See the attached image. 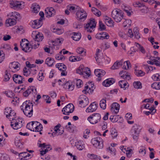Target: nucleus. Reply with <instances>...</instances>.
Wrapping results in <instances>:
<instances>
[{"label": "nucleus", "mask_w": 160, "mask_h": 160, "mask_svg": "<svg viewBox=\"0 0 160 160\" xmlns=\"http://www.w3.org/2000/svg\"><path fill=\"white\" fill-rule=\"evenodd\" d=\"M32 92L36 93L37 92L36 89L33 86H31L28 88V89L23 93V96L25 97H27Z\"/></svg>", "instance_id": "obj_15"}, {"label": "nucleus", "mask_w": 160, "mask_h": 160, "mask_svg": "<svg viewBox=\"0 0 160 160\" xmlns=\"http://www.w3.org/2000/svg\"><path fill=\"white\" fill-rule=\"evenodd\" d=\"M87 14L84 10H78L76 13V17L78 20L83 21L87 17Z\"/></svg>", "instance_id": "obj_7"}, {"label": "nucleus", "mask_w": 160, "mask_h": 160, "mask_svg": "<svg viewBox=\"0 0 160 160\" xmlns=\"http://www.w3.org/2000/svg\"><path fill=\"white\" fill-rule=\"evenodd\" d=\"M54 62V59L51 58H47L45 61L46 63L49 66H52L53 65Z\"/></svg>", "instance_id": "obj_36"}, {"label": "nucleus", "mask_w": 160, "mask_h": 160, "mask_svg": "<svg viewBox=\"0 0 160 160\" xmlns=\"http://www.w3.org/2000/svg\"><path fill=\"white\" fill-rule=\"evenodd\" d=\"M84 145L83 142L81 141L77 142L75 143V146L79 150H82L84 148Z\"/></svg>", "instance_id": "obj_31"}, {"label": "nucleus", "mask_w": 160, "mask_h": 160, "mask_svg": "<svg viewBox=\"0 0 160 160\" xmlns=\"http://www.w3.org/2000/svg\"><path fill=\"white\" fill-rule=\"evenodd\" d=\"M43 38V36L42 35L40 34L39 32V34H37L36 36V39H35V41H37L38 42L41 41Z\"/></svg>", "instance_id": "obj_52"}, {"label": "nucleus", "mask_w": 160, "mask_h": 160, "mask_svg": "<svg viewBox=\"0 0 160 160\" xmlns=\"http://www.w3.org/2000/svg\"><path fill=\"white\" fill-rule=\"evenodd\" d=\"M13 111L10 108H7L5 109L4 113L6 115V117L7 118Z\"/></svg>", "instance_id": "obj_46"}, {"label": "nucleus", "mask_w": 160, "mask_h": 160, "mask_svg": "<svg viewBox=\"0 0 160 160\" xmlns=\"http://www.w3.org/2000/svg\"><path fill=\"white\" fill-rule=\"evenodd\" d=\"M96 24V22H95V19L92 18L90 19L89 21L86 24L84 27L87 32H92L94 31L93 29L95 27Z\"/></svg>", "instance_id": "obj_8"}, {"label": "nucleus", "mask_w": 160, "mask_h": 160, "mask_svg": "<svg viewBox=\"0 0 160 160\" xmlns=\"http://www.w3.org/2000/svg\"><path fill=\"white\" fill-rule=\"evenodd\" d=\"M133 5L135 7L140 8L144 6V4L139 2H135L133 4Z\"/></svg>", "instance_id": "obj_53"}, {"label": "nucleus", "mask_w": 160, "mask_h": 160, "mask_svg": "<svg viewBox=\"0 0 160 160\" xmlns=\"http://www.w3.org/2000/svg\"><path fill=\"white\" fill-rule=\"evenodd\" d=\"M149 59L153 62L154 64L157 66H160V58L158 57H150Z\"/></svg>", "instance_id": "obj_28"}, {"label": "nucleus", "mask_w": 160, "mask_h": 160, "mask_svg": "<svg viewBox=\"0 0 160 160\" xmlns=\"http://www.w3.org/2000/svg\"><path fill=\"white\" fill-rule=\"evenodd\" d=\"M152 78L154 81H160V75L158 73L155 74L152 76Z\"/></svg>", "instance_id": "obj_60"}, {"label": "nucleus", "mask_w": 160, "mask_h": 160, "mask_svg": "<svg viewBox=\"0 0 160 160\" xmlns=\"http://www.w3.org/2000/svg\"><path fill=\"white\" fill-rule=\"evenodd\" d=\"M46 14L47 15V17H52L55 15L56 12L54 9L51 7L49 9L47 8V10H45Z\"/></svg>", "instance_id": "obj_22"}, {"label": "nucleus", "mask_w": 160, "mask_h": 160, "mask_svg": "<svg viewBox=\"0 0 160 160\" xmlns=\"http://www.w3.org/2000/svg\"><path fill=\"white\" fill-rule=\"evenodd\" d=\"M94 73L96 76L98 77L97 80L100 81L101 80V78L105 75V72L102 69H96L95 70Z\"/></svg>", "instance_id": "obj_12"}, {"label": "nucleus", "mask_w": 160, "mask_h": 160, "mask_svg": "<svg viewBox=\"0 0 160 160\" xmlns=\"http://www.w3.org/2000/svg\"><path fill=\"white\" fill-rule=\"evenodd\" d=\"M32 11L34 13H38L40 7L39 5L36 3L32 4L31 7Z\"/></svg>", "instance_id": "obj_33"}, {"label": "nucleus", "mask_w": 160, "mask_h": 160, "mask_svg": "<svg viewBox=\"0 0 160 160\" xmlns=\"http://www.w3.org/2000/svg\"><path fill=\"white\" fill-rule=\"evenodd\" d=\"M133 86L137 89H141L142 88V83L139 81L134 82L133 83Z\"/></svg>", "instance_id": "obj_41"}, {"label": "nucleus", "mask_w": 160, "mask_h": 160, "mask_svg": "<svg viewBox=\"0 0 160 160\" xmlns=\"http://www.w3.org/2000/svg\"><path fill=\"white\" fill-rule=\"evenodd\" d=\"M85 72V68L83 65H81L77 70L76 73L80 75H84Z\"/></svg>", "instance_id": "obj_34"}, {"label": "nucleus", "mask_w": 160, "mask_h": 160, "mask_svg": "<svg viewBox=\"0 0 160 160\" xmlns=\"http://www.w3.org/2000/svg\"><path fill=\"white\" fill-rule=\"evenodd\" d=\"M77 52L79 54H81L83 52H84V55H85V54L86 52V50L85 49H84L82 48H78L76 50Z\"/></svg>", "instance_id": "obj_55"}, {"label": "nucleus", "mask_w": 160, "mask_h": 160, "mask_svg": "<svg viewBox=\"0 0 160 160\" xmlns=\"http://www.w3.org/2000/svg\"><path fill=\"white\" fill-rule=\"evenodd\" d=\"M33 104L30 102L29 101H26L23 102L21 108L24 114L26 116L30 118L33 114Z\"/></svg>", "instance_id": "obj_1"}, {"label": "nucleus", "mask_w": 160, "mask_h": 160, "mask_svg": "<svg viewBox=\"0 0 160 160\" xmlns=\"http://www.w3.org/2000/svg\"><path fill=\"white\" fill-rule=\"evenodd\" d=\"M110 135L113 138H116L118 136L117 130L114 128L112 129L110 131Z\"/></svg>", "instance_id": "obj_48"}, {"label": "nucleus", "mask_w": 160, "mask_h": 160, "mask_svg": "<svg viewBox=\"0 0 160 160\" xmlns=\"http://www.w3.org/2000/svg\"><path fill=\"white\" fill-rule=\"evenodd\" d=\"M8 16L12 18L15 19L16 20L17 19H19L20 18V14L16 12L10 13Z\"/></svg>", "instance_id": "obj_26"}, {"label": "nucleus", "mask_w": 160, "mask_h": 160, "mask_svg": "<svg viewBox=\"0 0 160 160\" xmlns=\"http://www.w3.org/2000/svg\"><path fill=\"white\" fill-rule=\"evenodd\" d=\"M63 41V39L62 38H58L54 41H51L49 42L50 47L52 48H54L55 46H57L60 44H61Z\"/></svg>", "instance_id": "obj_13"}, {"label": "nucleus", "mask_w": 160, "mask_h": 160, "mask_svg": "<svg viewBox=\"0 0 160 160\" xmlns=\"http://www.w3.org/2000/svg\"><path fill=\"white\" fill-rule=\"evenodd\" d=\"M106 152H107L113 155H115V150L113 147H109L108 148H107Z\"/></svg>", "instance_id": "obj_51"}, {"label": "nucleus", "mask_w": 160, "mask_h": 160, "mask_svg": "<svg viewBox=\"0 0 160 160\" xmlns=\"http://www.w3.org/2000/svg\"><path fill=\"white\" fill-rule=\"evenodd\" d=\"M111 17L117 22H120L123 18V15L121 11L117 9L112 11Z\"/></svg>", "instance_id": "obj_4"}, {"label": "nucleus", "mask_w": 160, "mask_h": 160, "mask_svg": "<svg viewBox=\"0 0 160 160\" xmlns=\"http://www.w3.org/2000/svg\"><path fill=\"white\" fill-rule=\"evenodd\" d=\"M88 156L91 159H96L97 160H101L99 156L94 154H88Z\"/></svg>", "instance_id": "obj_44"}, {"label": "nucleus", "mask_w": 160, "mask_h": 160, "mask_svg": "<svg viewBox=\"0 0 160 160\" xmlns=\"http://www.w3.org/2000/svg\"><path fill=\"white\" fill-rule=\"evenodd\" d=\"M124 21L122 23V25L123 27H129L131 24L132 22L130 19H124Z\"/></svg>", "instance_id": "obj_40"}, {"label": "nucleus", "mask_w": 160, "mask_h": 160, "mask_svg": "<svg viewBox=\"0 0 160 160\" xmlns=\"http://www.w3.org/2000/svg\"><path fill=\"white\" fill-rule=\"evenodd\" d=\"M119 108L120 105L117 102H114L111 105V111L112 112H114L115 114L119 112Z\"/></svg>", "instance_id": "obj_18"}, {"label": "nucleus", "mask_w": 160, "mask_h": 160, "mask_svg": "<svg viewBox=\"0 0 160 160\" xmlns=\"http://www.w3.org/2000/svg\"><path fill=\"white\" fill-rule=\"evenodd\" d=\"M136 47L140 50L142 53H145V51L143 47L138 43L135 42V43Z\"/></svg>", "instance_id": "obj_50"}, {"label": "nucleus", "mask_w": 160, "mask_h": 160, "mask_svg": "<svg viewBox=\"0 0 160 160\" xmlns=\"http://www.w3.org/2000/svg\"><path fill=\"white\" fill-rule=\"evenodd\" d=\"M12 78L13 81L16 83L19 84L22 83L23 81H24V78L22 76L17 74H14Z\"/></svg>", "instance_id": "obj_14"}, {"label": "nucleus", "mask_w": 160, "mask_h": 160, "mask_svg": "<svg viewBox=\"0 0 160 160\" xmlns=\"http://www.w3.org/2000/svg\"><path fill=\"white\" fill-rule=\"evenodd\" d=\"M15 143L16 147L19 148H21L22 147L23 145L22 142L20 141V140L18 138L15 139Z\"/></svg>", "instance_id": "obj_43"}, {"label": "nucleus", "mask_w": 160, "mask_h": 160, "mask_svg": "<svg viewBox=\"0 0 160 160\" xmlns=\"http://www.w3.org/2000/svg\"><path fill=\"white\" fill-rule=\"evenodd\" d=\"M84 76L85 75V77L87 78L90 75V71L88 68H85V72H84Z\"/></svg>", "instance_id": "obj_57"}, {"label": "nucleus", "mask_w": 160, "mask_h": 160, "mask_svg": "<svg viewBox=\"0 0 160 160\" xmlns=\"http://www.w3.org/2000/svg\"><path fill=\"white\" fill-rule=\"evenodd\" d=\"M16 113L13 110V111H12V112H11V113L9 115V116L7 118L9 119L10 121H12L14 119L16 118Z\"/></svg>", "instance_id": "obj_45"}, {"label": "nucleus", "mask_w": 160, "mask_h": 160, "mask_svg": "<svg viewBox=\"0 0 160 160\" xmlns=\"http://www.w3.org/2000/svg\"><path fill=\"white\" fill-rule=\"evenodd\" d=\"M99 29L101 31H103L106 29L105 26L102 23L101 21L99 22Z\"/></svg>", "instance_id": "obj_61"}, {"label": "nucleus", "mask_w": 160, "mask_h": 160, "mask_svg": "<svg viewBox=\"0 0 160 160\" xmlns=\"http://www.w3.org/2000/svg\"><path fill=\"white\" fill-rule=\"evenodd\" d=\"M106 100L104 99H103L100 100L99 105L101 108L103 109H106Z\"/></svg>", "instance_id": "obj_37"}, {"label": "nucleus", "mask_w": 160, "mask_h": 160, "mask_svg": "<svg viewBox=\"0 0 160 160\" xmlns=\"http://www.w3.org/2000/svg\"><path fill=\"white\" fill-rule=\"evenodd\" d=\"M37 127V128H36L35 129V132H40L42 130L43 128L41 124L39 122L38 124V125Z\"/></svg>", "instance_id": "obj_62"}, {"label": "nucleus", "mask_w": 160, "mask_h": 160, "mask_svg": "<svg viewBox=\"0 0 160 160\" xmlns=\"http://www.w3.org/2000/svg\"><path fill=\"white\" fill-rule=\"evenodd\" d=\"M105 23L108 26L113 27L114 26V22L111 18H108L105 19Z\"/></svg>", "instance_id": "obj_32"}, {"label": "nucleus", "mask_w": 160, "mask_h": 160, "mask_svg": "<svg viewBox=\"0 0 160 160\" xmlns=\"http://www.w3.org/2000/svg\"><path fill=\"white\" fill-rule=\"evenodd\" d=\"M91 143L93 146L98 149H102L103 148V141L100 137H97L91 140Z\"/></svg>", "instance_id": "obj_5"}, {"label": "nucleus", "mask_w": 160, "mask_h": 160, "mask_svg": "<svg viewBox=\"0 0 160 160\" xmlns=\"http://www.w3.org/2000/svg\"><path fill=\"white\" fill-rule=\"evenodd\" d=\"M135 73L137 76H143L145 75V72L141 70H135Z\"/></svg>", "instance_id": "obj_49"}, {"label": "nucleus", "mask_w": 160, "mask_h": 160, "mask_svg": "<svg viewBox=\"0 0 160 160\" xmlns=\"http://www.w3.org/2000/svg\"><path fill=\"white\" fill-rule=\"evenodd\" d=\"M151 87L156 90H160V82L153 83L151 85Z\"/></svg>", "instance_id": "obj_39"}, {"label": "nucleus", "mask_w": 160, "mask_h": 160, "mask_svg": "<svg viewBox=\"0 0 160 160\" xmlns=\"http://www.w3.org/2000/svg\"><path fill=\"white\" fill-rule=\"evenodd\" d=\"M98 108V104L95 102L91 104L89 107L86 109L87 112H91L95 111Z\"/></svg>", "instance_id": "obj_17"}, {"label": "nucleus", "mask_w": 160, "mask_h": 160, "mask_svg": "<svg viewBox=\"0 0 160 160\" xmlns=\"http://www.w3.org/2000/svg\"><path fill=\"white\" fill-rule=\"evenodd\" d=\"M115 82V80L113 78H108L103 82L102 85L106 87H108L112 84Z\"/></svg>", "instance_id": "obj_19"}, {"label": "nucleus", "mask_w": 160, "mask_h": 160, "mask_svg": "<svg viewBox=\"0 0 160 160\" xmlns=\"http://www.w3.org/2000/svg\"><path fill=\"white\" fill-rule=\"evenodd\" d=\"M28 41L26 39H22L20 42V46L21 48H23L24 46H27L28 44Z\"/></svg>", "instance_id": "obj_47"}, {"label": "nucleus", "mask_w": 160, "mask_h": 160, "mask_svg": "<svg viewBox=\"0 0 160 160\" xmlns=\"http://www.w3.org/2000/svg\"><path fill=\"white\" fill-rule=\"evenodd\" d=\"M123 62L122 60H121L119 62H116L111 67V69L114 70L118 68L119 66H121Z\"/></svg>", "instance_id": "obj_29"}, {"label": "nucleus", "mask_w": 160, "mask_h": 160, "mask_svg": "<svg viewBox=\"0 0 160 160\" xmlns=\"http://www.w3.org/2000/svg\"><path fill=\"white\" fill-rule=\"evenodd\" d=\"M68 8L70 11H73L75 10H79V7L76 5H74L73 6H68Z\"/></svg>", "instance_id": "obj_58"}, {"label": "nucleus", "mask_w": 160, "mask_h": 160, "mask_svg": "<svg viewBox=\"0 0 160 160\" xmlns=\"http://www.w3.org/2000/svg\"><path fill=\"white\" fill-rule=\"evenodd\" d=\"M90 133V130L88 129H86L84 132V135L83 137L85 139H87L89 137L88 135Z\"/></svg>", "instance_id": "obj_64"}, {"label": "nucleus", "mask_w": 160, "mask_h": 160, "mask_svg": "<svg viewBox=\"0 0 160 160\" xmlns=\"http://www.w3.org/2000/svg\"><path fill=\"white\" fill-rule=\"evenodd\" d=\"M42 98L47 103H51V98L50 97L47 95H43L42 96Z\"/></svg>", "instance_id": "obj_56"}, {"label": "nucleus", "mask_w": 160, "mask_h": 160, "mask_svg": "<svg viewBox=\"0 0 160 160\" xmlns=\"http://www.w3.org/2000/svg\"><path fill=\"white\" fill-rule=\"evenodd\" d=\"M133 35L136 38L138 39L140 38V35L139 33V31L137 28H134L133 29Z\"/></svg>", "instance_id": "obj_42"}, {"label": "nucleus", "mask_w": 160, "mask_h": 160, "mask_svg": "<svg viewBox=\"0 0 160 160\" xmlns=\"http://www.w3.org/2000/svg\"><path fill=\"white\" fill-rule=\"evenodd\" d=\"M92 89L89 86L87 85L84 87V89L82 91V92L85 94H90L93 90L92 89L93 87L91 86Z\"/></svg>", "instance_id": "obj_30"}, {"label": "nucleus", "mask_w": 160, "mask_h": 160, "mask_svg": "<svg viewBox=\"0 0 160 160\" xmlns=\"http://www.w3.org/2000/svg\"><path fill=\"white\" fill-rule=\"evenodd\" d=\"M101 119L100 114L96 113L93 114L89 116L88 118V120L91 124H94L99 122Z\"/></svg>", "instance_id": "obj_6"}, {"label": "nucleus", "mask_w": 160, "mask_h": 160, "mask_svg": "<svg viewBox=\"0 0 160 160\" xmlns=\"http://www.w3.org/2000/svg\"><path fill=\"white\" fill-rule=\"evenodd\" d=\"M20 64L17 62H14L11 63L9 65V68L10 69L17 70L18 71L20 69Z\"/></svg>", "instance_id": "obj_20"}, {"label": "nucleus", "mask_w": 160, "mask_h": 160, "mask_svg": "<svg viewBox=\"0 0 160 160\" xmlns=\"http://www.w3.org/2000/svg\"><path fill=\"white\" fill-rule=\"evenodd\" d=\"M11 77V75L7 71H6L5 72V75L4 80L5 81H8Z\"/></svg>", "instance_id": "obj_54"}, {"label": "nucleus", "mask_w": 160, "mask_h": 160, "mask_svg": "<svg viewBox=\"0 0 160 160\" xmlns=\"http://www.w3.org/2000/svg\"><path fill=\"white\" fill-rule=\"evenodd\" d=\"M23 120L21 118L16 117L11 122V126L14 129L17 130L23 126Z\"/></svg>", "instance_id": "obj_3"}, {"label": "nucleus", "mask_w": 160, "mask_h": 160, "mask_svg": "<svg viewBox=\"0 0 160 160\" xmlns=\"http://www.w3.org/2000/svg\"><path fill=\"white\" fill-rule=\"evenodd\" d=\"M131 67L130 62L128 61L124 62L123 64L122 68L125 70H128Z\"/></svg>", "instance_id": "obj_35"}, {"label": "nucleus", "mask_w": 160, "mask_h": 160, "mask_svg": "<svg viewBox=\"0 0 160 160\" xmlns=\"http://www.w3.org/2000/svg\"><path fill=\"white\" fill-rule=\"evenodd\" d=\"M10 6L11 8H20L22 5L21 2L15 0H10L9 1Z\"/></svg>", "instance_id": "obj_16"}, {"label": "nucleus", "mask_w": 160, "mask_h": 160, "mask_svg": "<svg viewBox=\"0 0 160 160\" xmlns=\"http://www.w3.org/2000/svg\"><path fill=\"white\" fill-rule=\"evenodd\" d=\"M61 85L63 86V88H64L70 91L72 90L74 88V85L69 81L67 82H66L64 83L63 85Z\"/></svg>", "instance_id": "obj_21"}, {"label": "nucleus", "mask_w": 160, "mask_h": 160, "mask_svg": "<svg viewBox=\"0 0 160 160\" xmlns=\"http://www.w3.org/2000/svg\"><path fill=\"white\" fill-rule=\"evenodd\" d=\"M17 33H22L24 30L22 27L21 26L15 27L14 28Z\"/></svg>", "instance_id": "obj_59"}, {"label": "nucleus", "mask_w": 160, "mask_h": 160, "mask_svg": "<svg viewBox=\"0 0 160 160\" xmlns=\"http://www.w3.org/2000/svg\"><path fill=\"white\" fill-rule=\"evenodd\" d=\"M74 107L72 103H69L63 108L62 112L63 114L65 115H69L70 113L74 111Z\"/></svg>", "instance_id": "obj_10"}, {"label": "nucleus", "mask_w": 160, "mask_h": 160, "mask_svg": "<svg viewBox=\"0 0 160 160\" xmlns=\"http://www.w3.org/2000/svg\"><path fill=\"white\" fill-rule=\"evenodd\" d=\"M140 126L137 124H134L131 130V134L133 139L137 141L138 139L139 134L140 130Z\"/></svg>", "instance_id": "obj_2"}, {"label": "nucleus", "mask_w": 160, "mask_h": 160, "mask_svg": "<svg viewBox=\"0 0 160 160\" xmlns=\"http://www.w3.org/2000/svg\"><path fill=\"white\" fill-rule=\"evenodd\" d=\"M56 66L59 70L62 71L61 73L62 76L67 75V72L66 71L67 68L65 65L63 63H58L56 65Z\"/></svg>", "instance_id": "obj_11"}, {"label": "nucleus", "mask_w": 160, "mask_h": 160, "mask_svg": "<svg viewBox=\"0 0 160 160\" xmlns=\"http://www.w3.org/2000/svg\"><path fill=\"white\" fill-rule=\"evenodd\" d=\"M41 26L42 23L40 19L35 20L32 22V27L33 28L38 29Z\"/></svg>", "instance_id": "obj_23"}, {"label": "nucleus", "mask_w": 160, "mask_h": 160, "mask_svg": "<svg viewBox=\"0 0 160 160\" xmlns=\"http://www.w3.org/2000/svg\"><path fill=\"white\" fill-rule=\"evenodd\" d=\"M102 40H103V39H109V36L107 32H102Z\"/></svg>", "instance_id": "obj_63"}, {"label": "nucleus", "mask_w": 160, "mask_h": 160, "mask_svg": "<svg viewBox=\"0 0 160 160\" xmlns=\"http://www.w3.org/2000/svg\"><path fill=\"white\" fill-rule=\"evenodd\" d=\"M16 23V20L15 19H13L10 18L7 19L6 21V25L7 27L13 25Z\"/></svg>", "instance_id": "obj_27"}, {"label": "nucleus", "mask_w": 160, "mask_h": 160, "mask_svg": "<svg viewBox=\"0 0 160 160\" xmlns=\"http://www.w3.org/2000/svg\"><path fill=\"white\" fill-rule=\"evenodd\" d=\"M100 52V50L99 49H97V52L96 53V57L95 58L97 62L99 64L102 63L103 61V57H100L99 53Z\"/></svg>", "instance_id": "obj_24"}, {"label": "nucleus", "mask_w": 160, "mask_h": 160, "mask_svg": "<svg viewBox=\"0 0 160 160\" xmlns=\"http://www.w3.org/2000/svg\"><path fill=\"white\" fill-rule=\"evenodd\" d=\"M25 52H29L32 50V48L30 45L29 44L27 46H24L23 48H21Z\"/></svg>", "instance_id": "obj_38"}, {"label": "nucleus", "mask_w": 160, "mask_h": 160, "mask_svg": "<svg viewBox=\"0 0 160 160\" xmlns=\"http://www.w3.org/2000/svg\"><path fill=\"white\" fill-rule=\"evenodd\" d=\"M78 101L80 106L82 108H84L89 103L88 98L86 96L83 95H81L79 96Z\"/></svg>", "instance_id": "obj_9"}, {"label": "nucleus", "mask_w": 160, "mask_h": 160, "mask_svg": "<svg viewBox=\"0 0 160 160\" xmlns=\"http://www.w3.org/2000/svg\"><path fill=\"white\" fill-rule=\"evenodd\" d=\"M70 36L73 40L76 41H78L81 38L80 33L79 32H73L70 34Z\"/></svg>", "instance_id": "obj_25"}]
</instances>
